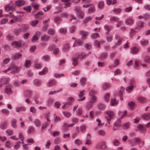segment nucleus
I'll return each mask as SVG.
<instances>
[{
    "instance_id": "obj_26",
    "label": "nucleus",
    "mask_w": 150,
    "mask_h": 150,
    "mask_svg": "<svg viewBox=\"0 0 150 150\" xmlns=\"http://www.w3.org/2000/svg\"><path fill=\"white\" fill-rule=\"evenodd\" d=\"M47 70L48 68L45 67L41 71H40L39 72V74L40 75H44L47 72Z\"/></svg>"
},
{
    "instance_id": "obj_57",
    "label": "nucleus",
    "mask_w": 150,
    "mask_h": 150,
    "mask_svg": "<svg viewBox=\"0 0 150 150\" xmlns=\"http://www.w3.org/2000/svg\"><path fill=\"white\" fill-rule=\"evenodd\" d=\"M144 60L145 62L149 63L150 62V57L149 56H146L144 59Z\"/></svg>"
},
{
    "instance_id": "obj_6",
    "label": "nucleus",
    "mask_w": 150,
    "mask_h": 150,
    "mask_svg": "<svg viewBox=\"0 0 150 150\" xmlns=\"http://www.w3.org/2000/svg\"><path fill=\"white\" fill-rule=\"evenodd\" d=\"M120 120L116 121L114 123L113 130L115 131L117 129L120 127Z\"/></svg>"
},
{
    "instance_id": "obj_2",
    "label": "nucleus",
    "mask_w": 150,
    "mask_h": 150,
    "mask_svg": "<svg viewBox=\"0 0 150 150\" xmlns=\"http://www.w3.org/2000/svg\"><path fill=\"white\" fill-rule=\"evenodd\" d=\"M85 91L84 90H83L80 92L79 94V98H78V100L79 101H82L85 99V97L83 96L84 94Z\"/></svg>"
},
{
    "instance_id": "obj_60",
    "label": "nucleus",
    "mask_w": 150,
    "mask_h": 150,
    "mask_svg": "<svg viewBox=\"0 0 150 150\" xmlns=\"http://www.w3.org/2000/svg\"><path fill=\"white\" fill-rule=\"evenodd\" d=\"M61 120V118L58 116H56L54 117V121L55 122H59Z\"/></svg>"
},
{
    "instance_id": "obj_61",
    "label": "nucleus",
    "mask_w": 150,
    "mask_h": 150,
    "mask_svg": "<svg viewBox=\"0 0 150 150\" xmlns=\"http://www.w3.org/2000/svg\"><path fill=\"white\" fill-rule=\"evenodd\" d=\"M59 32L62 34H64L67 32V29L65 28H61L59 29Z\"/></svg>"
},
{
    "instance_id": "obj_56",
    "label": "nucleus",
    "mask_w": 150,
    "mask_h": 150,
    "mask_svg": "<svg viewBox=\"0 0 150 150\" xmlns=\"http://www.w3.org/2000/svg\"><path fill=\"white\" fill-rule=\"evenodd\" d=\"M91 17H87L84 20L83 23L84 24H86L91 20Z\"/></svg>"
},
{
    "instance_id": "obj_30",
    "label": "nucleus",
    "mask_w": 150,
    "mask_h": 150,
    "mask_svg": "<svg viewBox=\"0 0 150 150\" xmlns=\"http://www.w3.org/2000/svg\"><path fill=\"white\" fill-rule=\"evenodd\" d=\"M11 125L14 128H15L17 127V120L15 119L12 120L11 121Z\"/></svg>"
},
{
    "instance_id": "obj_46",
    "label": "nucleus",
    "mask_w": 150,
    "mask_h": 150,
    "mask_svg": "<svg viewBox=\"0 0 150 150\" xmlns=\"http://www.w3.org/2000/svg\"><path fill=\"white\" fill-rule=\"evenodd\" d=\"M136 33V31L134 29H132L130 30V36L132 38Z\"/></svg>"
},
{
    "instance_id": "obj_25",
    "label": "nucleus",
    "mask_w": 150,
    "mask_h": 150,
    "mask_svg": "<svg viewBox=\"0 0 150 150\" xmlns=\"http://www.w3.org/2000/svg\"><path fill=\"white\" fill-rule=\"evenodd\" d=\"M55 81L54 80H50L47 83V86L50 87L54 86L55 84Z\"/></svg>"
},
{
    "instance_id": "obj_51",
    "label": "nucleus",
    "mask_w": 150,
    "mask_h": 150,
    "mask_svg": "<svg viewBox=\"0 0 150 150\" xmlns=\"http://www.w3.org/2000/svg\"><path fill=\"white\" fill-rule=\"evenodd\" d=\"M63 114L66 117H69L71 116V113L67 111H64L63 112Z\"/></svg>"
},
{
    "instance_id": "obj_1",
    "label": "nucleus",
    "mask_w": 150,
    "mask_h": 150,
    "mask_svg": "<svg viewBox=\"0 0 150 150\" xmlns=\"http://www.w3.org/2000/svg\"><path fill=\"white\" fill-rule=\"evenodd\" d=\"M10 71H11L10 72V73L15 74L18 72V71H19V68L14 64H12L8 69L3 71V72L6 73Z\"/></svg>"
},
{
    "instance_id": "obj_8",
    "label": "nucleus",
    "mask_w": 150,
    "mask_h": 150,
    "mask_svg": "<svg viewBox=\"0 0 150 150\" xmlns=\"http://www.w3.org/2000/svg\"><path fill=\"white\" fill-rule=\"evenodd\" d=\"M138 101L140 103H144L146 101V99L143 96H139L137 98Z\"/></svg>"
},
{
    "instance_id": "obj_37",
    "label": "nucleus",
    "mask_w": 150,
    "mask_h": 150,
    "mask_svg": "<svg viewBox=\"0 0 150 150\" xmlns=\"http://www.w3.org/2000/svg\"><path fill=\"white\" fill-rule=\"evenodd\" d=\"M138 51V49L136 47H133L131 49V52L132 54L136 53Z\"/></svg>"
},
{
    "instance_id": "obj_28",
    "label": "nucleus",
    "mask_w": 150,
    "mask_h": 150,
    "mask_svg": "<svg viewBox=\"0 0 150 150\" xmlns=\"http://www.w3.org/2000/svg\"><path fill=\"white\" fill-rule=\"evenodd\" d=\"M137 130L141 132H144L145 131L144 128V126L142 124L139 125L137 127Z\"/></svg>"
},
{
    "instance_id": "obj_18",
    "label": "nucleus",
    "mask_w": 150,
    "mask_h": 150,
    "mask_svg": "<svg viewBox=\"0 0 150 150\" xmlns=\"http://www.w3.org/2000/svg\"><path fill=\"white\" fill-rule=\"evenodd\" d=\"M91 53V52H89L88 54L87 55L84 54H81L80 55H79L78 57V59H83L85 58L87 56H88Z\"/></svg>"
},
{
    "instance_id": "obj_32",
    "label": "nucleus",
    "mask_w": 150,
    "mask_h": 150,
    "mask_svg": "<svg viewBox=\"0 0 150 150\" xmlns=\"http://www.w3.org/2000/svg\"><path fill=\"white\" fill-rule=\"evenodd\" d=\"M148 43V41L146 40H142L140 42V44L143 46H145Z\"/></svg>"
},
{
    "instance_id": "obj_34",
    "label": "nucleus",
    "mask_w": 150,
    "mask_h": 150,
    "mask_svg": "<svg viewBox=\"0 0 150 150\" xmlns=\"http://www.w3.org/2000/svg\"><path fill=\"white\" fill-rule=\"evenodd\" d=\"M38 23V21L37 20H34L32 21L30 23V25L33 27L35 26Z\"/></svg>"
},
{
    "instance_id": "obj_19",
    "label": "nucleus",
    "mask_w": 150,
    "mask_h": 150,
    "mask_svg": "<svg viewBox=\"0 0 150 150\" xmlns=\"http://www.w3.org/2000/svg\"><path fill=\"white\" fill-rule=\"evenodd\" d=\"M77 14L78 17L81 19L83 18L84 16V13L81 11H79L77 12Z\"/></svg>"
},
{
    "instance_id": "obj_3",
    "label": "nucleus",
    "mask_w": 150,
    "mask_h": 150,
    "mask_svg": "<svg viewBox=\"0 0 150 150\" xmlns=\"http://www.w3.org/2000/svg\"><path fill=\"white\" fill-rule=\"evenodd\" d=\"M106 113L108 115V119L110 120L114 118L115 115V114L112 111L109 110L106 112ZM107 117V116H106Z\"/></svg>"
},
{
    "instance_id": "obj_17",
    "label": "nucleus",
    "mask_w": 150,
    "mask_h": 150,
    "mask_svg": "<svg viewBox=\"0 0 150 150\" xmlns=\"http://www.w3.org/2000/svg\"><path fill=\"white\" fill-rule=\"evenodd\" d=\"M80 34L82 35L81 38L83 39H85L88 34V32L86 31H81L80 32Z\"/></svg>"
},
{
    "instance_id": "obj_9",
    "label": "nucleus",
    "mask_w": 150,
    "mask_h": 150,
    "mask_svg": "<svg viewBox=\"0 0 150 150\" xmlns=\"http://www.w3.org/2000/svg\"><path fill=\"white\" fill-rule=\"evenodd\" d=\"M8 81V78H5L2 79L0 81V87H2V85L7 84Z\"/></svg>"
},
{
    "instance_id": "obj_54",
    "label": "nucleus",
    "mask_w": 150,
    "mask_h": 150,
    "mask_svg": "<svg viewBox=\"0 0 150 150\" xmlns=\"http://www.w3.org/2000/svg\"><path fill=\"white\" fill-rule=\"evenodd\" d=\"M74 125V123H72L71 124H70L69 125H67V123H64V125H63V126L64 128H65L66 127H71L73 126Z\"/></svg>"
},
{
    "instance_id": "obj_10",
    "label": "nucleus",
    "mask_w": 150,
    "mask_h": 150,
    "mask_svg": "<svg viewBox=\"0 0 150 150\" xmlns=\"http://www.w3.org/2000/svg\"><path fill=\"white\" fill-rule=\"evenodd\" d=\"M12 45L16 48H18L21 46V44L19 42L15 41L11 44Z\"/></svg>"
},
{
    "instance_id": "obj_39",
    "label": "nucleus",
    "mask_w": 150,
    "mask_h": 150,
    "mask_svg": "<svg viewBox=\"0 0 150 150\" xmlns=\"http://www.w3.org/2000/svg\"><path fill=\"white\" fill-rule=\"evenodd\" d=\"M112 144L114 146H117L119 145L120 142L118 139H115L113 140Z\"/></svg>"
},
{
    "instance_id": "obj_45",
    "label": "nucleus",
    "mask_w": 150,
    "mask_h": 150,
    "mask_svg": "<svg viewBox=\"0 0 150 150\" xmlns=\"http://www.w3.org/2000/svg\"><path fill=\"white\" fill-rule=\"evenodd\" d=\"M76 113L78 116H80L82 113V109L81 108H79L76 111Z\"/></svg>"
},
{
    "instance_id": "obj_31",
    "label": "nucleus",
    "mask_w": 150,
    "mask_h": 150,
    "mask_svg": "<svg viewBox=\"0 0 150 150\" xmlns=\"http://www.w3.org/2000/svg\"><path fill=\"white\" fill-rule=\"evenodd\" d=\"M110 87V84L108 83H105L103 85L102 88L103 90H105Z\"/></svg>"
},
{
    "instance_id": "obj_33",
    "label": "nucleus",
    "mask_w": 150,
    "mask_h": 150,
    "mask_svg": "<svg viewBox=\"0 0 150 150\" xmlns=\"http://www.w3.org/2000/svg\"><path fill=\"white\" fill-rule=\"evenodd\" d=\"M69 47L70 46L68 44H65L63 49V51L65 52H67L69 50Z\"/></svg>"
},
{
    "instance_id": "obj_41",
    "label": "nucleus",
    "mask_w": 150,
    "mask_h": 150,
    "mask_svg": "<svg viewBox=\"0 0 150 150\" xmlns=\"http://www.w3.org/2000/svg\"><path fill=\"white\" fill-rule=\"evenodd\" d=\"M104 28L107 31L106 32V33L107 34H108L111 29V27L110 26L105 25L104 26Z\"/></svg>"
},
{
    "instance_id": "obj_24",
    "label": "nucleus",
    "mask_w": 150,
    "mask_h": 150,
    "mask_svg": "<svg viewBox=\"0 0 150 150\" xmlns=\"http://www.w3.org/2000/svg\"><path fill=\"white\" fill-rule=\"evenodd\" d=\"M22 56L21 54L17 53L15 54L14 56L12 57V58L13 59H18L21 58Z\"/></svg>"
},
{
    "instance_id": "obj_5",
    "label": "nucleus",
    "mask_w": 150,
    "mask_h": 150,
    "mask_svg": "<svg viewBox=\"0 0 150 150\" xmlns=\"http://www.w3.org/2000/svg\"><path fill=\"white\" fill-rule=\"evenodd\" d=\"M134 21V19L131 17L126 18L125 20V23L126 24L131 25L133 24Z\"/></svg>"
},
{
    "instance_id": "obj_13",
    "label": "nucleus",
    "mask_w": 150,
    "mask_h": 150,
    "mask_svg": "<svg viewBox=\"0 0 150 150\" xmlns=\"http://www.w3.org/2000/svg\"><path fill=\"white\" fill-rule=\"evenodd\" d=\"M25 3V2L23 0H18L16 1L15 4L18 6H23Z\"/></svg>"
},
{
    "instance_id": "obj_35",
    "label": "nucleus",
    "mask_w": 150,
    "mask_h": 150,
    "mask_svg": "<svg viewBox=\"0 0 150 150\" xmlns=\"http://www.w3.org/2000/svg\"><path fill=\"white\" fill-rule=\"evenodd\" d=\"M43 14V12L42 11H40L37 13L35 15V18H39Z\"/></svg>"
},
{
    "instance_id": "obj_44",
    "label": "nucleus",
    "mask_w": 150,
    "mask_h": 150,
    "mask_svg": "<svg viewBox=\"0 0 150 150\" xmlns=\"http://www.w3.org/2000/svg\"><path fill=\"white\" fill-rule=\"evenodd\" d=\"M105 118L107 121V122L105 124V126L107 127H109L110 126V120L108 119V118L107 116H105Z\"/></svg>"
},
{
    "instance_id": "obj_64",
    "label": "nucleus",
    "mask_w": 150,
    "mask_h": 150,
    "mask_svg": "<svg viewBox=\"0 0 150 150\" xmlns=\"http://www.w3.org/2000/svg\"><path fill=\"white\" fill-rule=\"evenodd\" d=\"M12 145L9 141H7L6 143V147L10 148L11 147Z\"/></svg>"
},
{
    "instance_id": "obj_63",
    "label": "nucleus",
    "mask_w": 150,
    "mask_h": 150,
    "mask_svg": "<svg viewBox=\"0 0 150 150\" xmlns=\"http://www.w3.org/2000/svg\"><path fill=\"white\" fill-rule=\"evenodd\" d=\"M128 105L130 108L132 109L134 107V103L132 101H131L128 103Z\"/></svg>"
},
{
    "instance_id": "obj_47",
    "label": "nucleus",
    "mask_w": 150,
    "mask_h": 150,
    "mask_svg": "<svg viewBox=\"0 0 150 150\" xmlns=\"http://www.w3.org/2000/svg\"><path fill=\"white\" fill-rule=\"evenodd\" d=\"M72 63L74 66H76L78 64V59L76 58H73Z\"/></svg>"
},
{
    "instance_id": "obj_52",
    "label": "nucleus",
    "mask_w": 150,
    "mask_h": 150,
    "mask_svg": "<svg viewBox=\"0 0 150 150\" xmlns=\"http://www.w3.org/2000/svg\"><path fill=\"white\" fill-rule=\"evenodd\" d=\"M110 21H117L119 20L118 17L116 16H112L110 18Z\"/></svg>"
},
{
    "instance_id": "obj_29",
    "label": "nucleus",
    "mask_w": 150,
    "mask_h": 150,
    "mask_svg": "<svg viewBox=\"0 0 150 150\" xmlns=\"http://www.w3.org/2000/svg\"><path fill=\"white\" fill-rule=\"evenodd\" d=\"M26 110V108L24 107H18L16 108V111L19 112L20 111H25Z\"/></svg>"
},
{
    "instance_id": "obj_11",
    "label": "nucleus",
    "mask_w": 150,
    "mask_h": 150,
    "mask_svg": "<svg viewBox=\"0 0 150 150\" xmlns=\"http://www.w3.org/2000/svg\"><path fill=\"white\" fill-rule=\"evenodd\" d=\"M142 118L145 120H149L150 119V113H147L142 115Z\"/></svg>"
},
{
    "instance_id": "obj_48",
    "label": "nucleus",
    "mask_w": 150,
    "mask_h": 150,
    "mask_svg": "<svg viewBox=\"0 0 150 150\" xmlns=\"http://www.w3.org/2000/svg\"><path fill=\"white\" fill-rule=\"evenodd\" d=\"M134 87V86L131 85L129 86L126 88V91L128 92L129 93L131 92V91L133 89Z\"/></svg>"
},
{
    "instance_id": "obj_50",
    "label": "nucleus",
    "mask_w": 150,
    "mask_h": 150,
    "mask_svg": "<svg viewBox=\"0 0 150 150\" xmlns=\"http://www.w3.org/2000/svg\"><path fill=\"white\" fill-rule=\"evenodd\" d=\"M113 11L115 14H118L121 12V9L120 8H115Z\"/></svg>"
},
{
    "instance_id": "obj_14",
    "label": "nucleus",
    "mask_w": 150,
    "mask_h": 150,
    "mask_svg": "<svg viewBox=\"0 0 150 150\" xmlns=\"http://www.w3.org/2000/svg\"><path fill=\"white\" fill-rule=\"evenodd\" d=\"M83 43L82 41L81 40H75L74 42V44L73 45L74 47H75L77 45H82Z\"/></svg>"
},
{
    "instance_id": "obj_23",
    "label": "nucleus",
    "mask_w": 150,
    "mask_h": 150,
    "mask_svg": "<svg viewBox=\"0 0 150 150\" xmlns=\"http://www.w3.org/2000/svg\"><path fill=\"white\" fill-rule=\"evenodd\" d=\"M130 123L127 122L123 124L122 125L123 128L124 129H127L129 128L130 127Z\"/></svg>"
},
{
    "instance_id": "obj_20",
    "label": "nucleus",
    "mask_w": 150,
    "mask_h": 150,
    "mask_svg": "<svg viewBox=\"0 0 150 150\" xmlns=\"http://www.w3.org/2000/svg\"><path fill=\"white\" fill-rule=\"evenodd\" d=\"M134 144H139L142 142V140L139 138H135L134 139Z\"/></svg>"
},
{
    "instance_id": "obj_36",
    "label": "nucleus",
    "mask_w": 150,
    "mask_h": 150,
    "mask_svg": "<svg viewBox=\"0 0 150 150\" xmlns=\"http://www.w3.org/2000/svg\"><path fill=\"white\" fill-rule=\"evenodd\" d=\"M98 134L99 135L104 136L106 134L105 131L103 130H100L98 132Z\"/></svg>"
},
{
    "instance_id": "obj_7",
    "label": "nucleus",
    "mask_w": 150,
    "mask_h": 150,
    "mask_svg": "<svg viewBox=\"0 0 150 150\" xmlns=\"http://www.w3.org/2000/svg\"><path fill=\"white\" fill-rule=\"evenodd\" d=\"M69 102L65 103L64 105L62 106V109H64L65 107H66V106L67 105H71L72 104V103L74 101V99L72 97L69 98Z\"/></svg>"
},
{
    "instance_id": "obj_42",
    "label": "nucleus",
    "mask_w": 150,
    "mask_h": 150,
    "mask_svg": "<svg viewBox=\"0 0 150 150\" xmlns=\"http://www.w3.org/2000/svg\"><path fill=\"white\" fill-rule=\"evenodd\" d=\"M31 64V62L30 60H27L25 63V66L26 68H28L30 67Z\"/></svg>"
},
{
    "instance_id": "obj_12",
    "label": "nucleus",
    "mask_w": 150,
    "mask_h": 150,
    "mask_svg": "<svg viewBox=\"0 0 150 150\" xmlns=\"http://www.w3.org/2000/svg\"><path fill=\"white\" fill-rule=\"evenodd\" d=\"M5 92L7 94H11L12 91L10 86H6L5 89Z\"/></svg>"
},
{
    "instance_id": "obj_59",
    "label": "nucleus",
    "mask_w": 150,
    "mask_h": 150,
    "mask_svg": "<svg viewBox=\"0 0 150 150\" xmlns=\"http://www.w3.org/2000/svg\"><path fill=\"white\" fill-rule=\"evenodd\" d=\"M104 5V2L101 1L99 2L98 4V6L99 8H101Z\"/></svg>"
},
{
    "instance_id": "obj_58",
    "label": "nucleus",
    "mask_w": 150,
    "mask_h": 150,
    "mask_svg": "<svg viewBox=\"0 0 150 150\" xmlns=\"http://www.w3.org/2000/svg\"><path fill=\"white\" fill-rule=\"evenodd\" d=\"M23 8L28 12H30L31 9V8L30 6L24 7Z\"/></svg>"
},
{
    "instance_id": "obj_40",
    "label": "nucleus",
    "mask_w": 150,
    "mask_h": 150,
    "mask_svg": "<svg viewBox=\"0 0 150 150\" xmlns=\"http://www.w3.org/2000/svg\"><path fill=\"white\" fill-rule=\"evenodd\" d=\"M110 103L112 105H116L118 104V101L116 100L115 98H113L111 99Z\"/></svg>"
},
{
    "instance_id": "obj_53",
    "label": "nucleus",
    "mask_w": 150,
    "mask_h": 150,
    "mask_svg": "<svg viewBox=\"0 0 150 150\" xmlns=\"http://www.w3.org/2000/svg\"><path fill=\"white\" fill-rule=\"evenodd\" d=\"M110 94L109 93H107L104 96L105 100L106 102H108L110 97Z\"/></svg>"
},
{
    "instance_id": "obj_49",
    "label": "nucleus",
    "mask_w": 150,
    "mask_h": 150,
    "mask_svg": "<svg viewBox=\"0 0 150 150\" xmlns=\"http://www.w3.org/2000/svg\"><path fill=\"white\" fill-rule=\"evenodd\" d=\"M97 92L94 90H91L89 93V94L91 96H95V95L96 94Z\"/></svg>"
},
{
    "instance_id": "obj_4",
    "label": "nucleus",
    "mask_w": 150,
    "mask_h": 150,
    "mask_svg": "<svg viewBox=\"0 0 150 150\" xmlns=\"http://www.w3.org/2000/svg\"><path fill=\"white\" fill-rule=\"evenodd\" d=\"M15 6L11 3L6 5L5 7V10L6 11H8L10 10H13L15 9Z\"/></svg>"
},
{
    "instance_id": "obj_55",
    "label": "nucleus",
    "mask_w": 150,
    "mask_h": 150,
    "mask_svg": "<svg viewBox=\"0 0 150 150\" xmlns=\"http://www.w3.org/2000/svg\"><path fill=\"white\" fill-rule=\"evenodd\" d=\"M61 21V18L57 16L55 18L54 21L55 23H59V22Z\"/></svg>"
},
{
    "instance_id": "obj_38",
    "label": "nucleus",
    "mask_w": 150,
    "mask_h": 150,
    "mask_svg": "<svg viewBox=\"0 0 150 150\" xmlns=\"http://www.w3.org/2000/svg\"><path fill=\"white\" fill-rule=\"evenodd\" d=\"M34 124L36 126L39 127L40 126L41 123L38 119H36L34 121Z\"/></svg>"
},
{
    "instance_id": "obj_21",
    "label": "nucleus",
    "mask_w": 150,
    "mask_h": 150,
    "mask_svg": "<svg viewBox=\"0 0 150 150\" xmlns=\"http://www.w3.org/2000/svg\"><path fill=\"white\" fill-rule=\"evenodd\" d=\"M49 39V36L48 35H45L42 36L41 40L42 41L46 42Z\"/></svg>"
},
{
    "instance_id": "obj_27",
    "label": "nucleus",
    "mask_w": 150,
    "mask_h": 150,
    "mask_svg": "<svg viewBox=\"0 0 150 150\" xmlns=\"http://www.w3.org/2000/svg\"><path fill=\"white\" fill-rule=\"evenodd\" d=\"M21 28V31H25L27 30L28 29L29 27L28 25L24 24L22 26Z\"/></svg>"
},
{
    "instance_id": "obj_16",
    "label": "nucleus",
    "mask_w": 150,
    "mask_h": 150,
    "mask_svg": "<svg viewBox=\"0 0 150 150\" xmlns=\"http://www.w3.org/2000/svg\"><path fill=\"white\" fill-rule=\"evenodd\" d=\"M144 23L142 21H139L137 23V27L135 28V29H138L139 28H142L144 27Z\"/></svg>"
},
{
    "instance_id": "obj_15",
    "label": "nucleus",
    "mask_w": 150,
    "mask_h": 150,
    "mask_svg": "<svg viewBox=\"0 0 150 150\" xmlns=\"http://www.w3.org/2000/svg\"><path fill=\"white\" fill-rule=\"evenodd\" d=\"M97 101V97L95 96H92L90 99L89 102L91 103H93L96 102Z\"/></svg>"
},
{
    "instance_id": "obj_62",
    "label": "nucleus",
    "mask_w": 150,
    "mask_h": 150,
    "mask_svg": "<svg viewBox=\"0 0 150 150\" xmlns=\"http://www.w3.org/2000/svg\"><path fill=\"white\" fill-rule=\"evenodd\" d=\"M30 112L33 113H35L36 112V109L35 108L33 107H31L30 108Z\"/></svg>"
},
{
    "instance_id": "obj_22",
    "label": "nucleus",
    "mask_w": 150,
    "mask_h": 150,
    "mask_svg": "<svg viewBox=\"0 0 150 150\" xmlns=\"http://www.w3.org/2000/svg\"><path fill=\"white\" fill-rule=\"evenodd\" d=\"M54 101V100L52 98H50L48 99L47 100V103L48 106L51 105Z\"/></svg>"
},
{
    "instance_id": "obj_43",
    "label": "nucleus",
    "mask_w": 150,
    "mask_h": 150,
    "mask_svg": "<svg viewBox=\"0 0 150 150\" xmlns=\"http://www.w3.org/2000/svg\"><path fill=\"white\" fill-rule=\"evenodd\" d=\"M98 107L99 109L103 110L105 109V105L103 103H100L98 104Z\"/></svg>"
}]
</instances>
